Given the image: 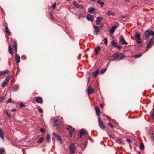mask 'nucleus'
I'll return each mask as SVG.
<instances>
[{
    "label": "nucleus",
    "instance_id": "obj_1",
    "mask_svg": "<svg viewBox=\"0 0 154 154\" xmlns=\"http://www.w3.org/2000/svg\"><path fill=\"white\" fill-rule=\"evenodd\" d=\"M69 149L70 154H75L76 152V147L74 144L72 143L70 144Z\"/></svg>",
    "mask_w": 154,
    "mask_h": 154
},
{
    "label": "nucleus",
    "instance_id": "obj_2",
    "mask_svg": "<svg viewBox=\"0 0 154 154\" xmlns=\"http://www.w3.org/2000/svg\"><path fill=\"white\" fill-rule=\"evenodd\" d=\"M145 34L146 36V38L148 39L149 38V36L154 35V32L152 30H148L145 31Z\"/></svg>",
    "mask_w": 154,
    "mask_h": 154
},
{
    "label": "nucleus",
    "instance_id": "obj_3",
    "mask_svg": "<svg viewBox=\"0 0 154 154\" xmlns=\"http://www.w3.org/2000/svg\"><path fill=\"white\" fill-rule=\"evenodd\" d=\"M67 129L70 132L69 134V136L70 137H72V133L74 131L75 128H73L72 127L69 125L67 128Z\"/></svg>",
    "mask_w": 154,
    "mask_h": 154
},
{
    "label": "nucleus",
    "instance_id": "obj_4",
    "mask_svg": "<svg viewBox=\"0 0 154 154\" xmlns=\"http://www.w3.org/2000/svg\"><path fill=\"white\" fill-rule=\"evenodd\" d=\"M87 91H88V94L90 95L94 92L95 89L93 88L91 86H90L88 87Z\"/></svg>",
    "mask_w": 154,
    "mask_h": 154
},
{
    "label": "nucleus",
    "instance_id": "obj_5",
    "mask_svg": "<svg viewBox=\"0 0 154 154\" xmlns=\"http://www.w3.org/2000/svg\"><path fill=\"white\" fill-rule=\"evenodd\" d=\"M98 120L99 122V125L100 126V127L102 129L104 130L105 129V127L103 122L102 121L101 119L100 118V117H99Z\"/></svg>",
    "mask_w": 154,
    "mask_h": 154
},
{
    "label": "nucleus",
    "instance_id": "obj_6",
    "mask_svg": "<svg viewBox=\"0 0 154 154\" xmlns=\"http://www.w3.org/2000/svg\"><path fill=\"white\" fill-rule=\"evenodd\" d=\"M35 101L38 103L42 104L43 103L42 98L40 97H35Z\"/></svg>",
    "mask_w": 154,
    "mask_h": 154
},
{
    "label": "nucleus",
    "instance_id": "obj_7",
    "mask_svg": "<svg viewBox=\"0 0 154 154\" xmlns=\"http://www.w3.org/2000/svg\"><path fill=\"white\" fill-rule=\"evenodd\" d=\"M120 41L121 42V43L122 45H126L128 43L126 42L125 40L124 39L123 36L121 35L120 36Z\"/></svg>",
    "mask_w": 154,
    "mask_h": 154
},
{
    "label": "nucleus",
    "instance_id": "obj_8",
    "mask_svg": "<svg viewBox=\"0 0 154 154\" xmlns=\"http://www.w3.org/2000/svg\"><path fill=\"white\" fill-rule=\"evenodd\" d=\"M15 60L17 63H19L20 60V57L17 52H15Z\"/></svg>",
    "mask_w": 154,
    "mask_h": 154
},
{
    "label": "nucleus",
    "instance_id": "obj_9",
    "mask_svg": "<svg viewBox=\"0 0 154 154\" xmlns=\"http://www.w3.org/2000/svg\"><path fill=\"white\" fill-rule=\"evenodd\" d=\"M52 135L56 138V139L58 141H61L60 137L59 135L55 133H52Z\"/></svg>",
    "mask_w": 154,
    "mask_h": 154
},
{
    "label": "nucleus",
    "instance_id": "obj_10",
    "mask_svg": "<svg viewBox=\"0 0 154 154\" xmlns=\"http://www.w3.org/2000/svg\"><path fill=\"white\" fill-rule=\"evenodd\" d=\"M94 32H96V35H97L98 34V33L99 32L100 28L98 26H94Z\"/></svg>",
    "mask_w": 154,
    "mask_h": 154
},
{
    "label": "nucleus",
    "instance_id": "obj_11",
    "mask_svg": "<svg viewBox=\"0 0 154 154\" xmlns=\"http://www.w3.org/2000/svg\"><path fill=\"white\" fill-rule=\"evenodd\" d=\"M61 123V121L60 119H57L55 121V124L54 125V127L55 125L57 126H58L60 125Z\"/></svg>",
    "mask_w": 154,
    "mask_h": 154
},
{
    "label": "nucleus",
    "instance_id": "obj_12",
    "mask_svg": "<svg viewBox=\"0 0 154 154\" xmlns=\"http://www.w3.org/2000/svg\"><path fill=\"white\" fill-rule=\"evenodd\" d=\"M17 43L16 41L15 40H14L12 46L15 50V52H17Z\"/></svg>",
    "mask_w": 154,
    "mask_h": 154
},
{
    "label": "nucleus",
    "instance_id": "obj_13",
    "mask_svg": "<svg viewBox=\"0 0 154 154\" xmlns=\"http://www.w3.org/2000/svg\"><path fill=\"white\" fill-rule=\"evenodd\" d=\"M117 27V26L114 25L110 29L109 32L111 34H113L115 31V29Z\"/></svg>",
    "mask_w": 154,
    "mask_h": 154
},
{
    "label": "nucleus",
    "instance_id": "obj_14",
    "mask_svg": "<svg viewBox=\"0 0 154 154\" xmlns=\"http://www.w3.org/2000/svg\"><path fill=\"white\" fill-rule=\"evenodd\" d=\"M87 19L89 21H93V16L90 15V14H88L86 17Z\"/></svg>",
    "mask_w": 154,
    "mask_h": 154
},
{
    "label": "nucleus",
    "instance_id": "obj_15",
    "mask_svg": "<svg viewBox=\"0 0 154 154\" xmlns=\"http://www.w3.org/2000/svg\"><path fill=\"white\" fill-rule=\"evenodd\" d=\"M95 108L96 115L99 116L100 114V110L99 107L97 106H95Z\"/></svg>",
    "mask_w": 154,
    "mask_h": 154
},
{
    "label": "nucleus",
    "instance_id": "obj_16",
    "mask_svg": "<svg viewBox=\"0 0 154 154\" xmlns=\"http://www.w3.org/2000/svg\"><path fill=\"white\" fill-rule=\"evenodd\" d=\"M102 20V18L100 17H98L96 19V23L97 25H99L100 24V22Z\"/></svg>",
    "mask_w": 154,
    "mask_h": 154
},
{
    "label": "nucleus",
    "instance_id": "obj_17",
    "mask_svg": "<svg viewBox=\"0 0 154 154\" xmlns=\"http://www.w3.org/2000/svg\"><path fill=\"white\" fill-rule=\"evenodd\" d=\"M99 72V69H97L96 70V71L92 72V74L94 77H96L98 75Z\"/></svg>",
    "mask_w": 154,
    "mask_h": 154
},
{
    "label": "nucleus",
    "instance_id": "obj_18",
    "mask_svg": "<svg viewBox=\"0 0 154 154\" xmlns=\"http://www.w3.org/2000/svg\"><path fill=\"white\" fill-rule=\"evenodd\" d=\"M9 71L8 70H6L5 71H0V75H3L6 74L8 73Z\"/></svg>",
    "mask_w": 154,
    "mask_h": 154
},
{
    "label": "nucleus",
    "instance_id": "obj_19",
    "mask_svg": "<svg viewBox=\"0 0 154 154\" xmlns=\"http://www.w3.org/2000/svg\"><path fill=\"white\" fill-rule=\"evenodd\" d=\"M4 132H3L2 130L0 129V137L2 139H4Z\"/></svg>",
    "mask_w": 154,
    "mask_h": 154
},
{
    "label": "nucleus",
    "instance_id": "obj_20",
    "mask_svg": "<svg viewBox=\"0 0 154 154\" xmlns=\"http://www.w3.org/2000/svg\"><path fill=\"white\" fill-rule=\"evenodd\" d=\"M106 14L108 16L114 15L115 14L114 12L111 10L108 11Z\"/></svg>",
    "mask_w": 154,
    "mask_h": 154
},
{
    "label": "nucleus",
    "instance_id": "obj_21",
    "mask_svg": "<svg viewBox=\"0 0 154 154\" xmlns=\"http://www.w3.org/2000/svg\"><path fill=\"white\" fill-rule=\"evenodd\" d=\"M85 134V133L83 130H81L80 131L79 138H81L82 136Z\"/></svg>",
    "mask_w": 154,
    "mask_h": 154
},
{
    "label": "nucleus",
    "instance_id": "obj_22",
    "mask_svg": "<svg viewBox=\"0 0 154 154\" xmlns=\"http://www.w3.org/2000/svg\"><path fill=\"white\" fill-rule=\"evenodd\" d=\"M153 40V38H151L150 39L149 42L147 44L146 46V48H149V47H150V46L151 45L152 42Z\"/></svg>",
    "mask_w": 154,
    "mask_h": 154
},
{
    "label": "nucleus",
    "instance_id": "obj_23",
    "mask_svg": "<svg viewBox=\"0 0 154 154\" xmlns=\"http://www.w3.org/2000/svg\"><path fill=\"white\" fill-rule=\"evenodd\" d=\"M8 51L10 54L12 55L13 54V51L12 48H11L10 45H9L8 46Z\"/></svg>",
    "mask_w": 154,
    "mask_h": 154
},
{
    "label": "nucleus",
    "instance_id": "obj_24",
    "mask_svg": "<svg viewBox=\"0 0 154 154\" xmlns=\"http://www.w3.org/2000/svg\"><path fill=\"white\" fill-rule=\"evenodd\" d=\"M5 153V149L4 148H0V154H4Z\"/></svg>",
    "mask_w": 154,
    "mask_h": 154
},
{
    "label": "nucleus",
    "instance_id": "obj_25",
    "mask_svg": "<svg viewBox=\"0 0 154 154\" xmlns=\"http://www.w3.org/2000/svg\"><path fill=\"white\" fill-rule=\"evenodd\" d=\"M100 50V49L99 47H97V48H95L94 49V51L95 52L96 54H97Z\"/></svg>",
    "mask_w": 154,
    "mask_h": 154
},
{
    "label": "nucleus",
    "instance_id": "obj_26",
    "mask_svg": "<svg viewBox=\"0 0 154 154\" xmlns=\"http://www.w3.org/2000/svg\"><path fill=\"white\" fill-rule=\"evenodd\" d=\"M94 10V8L93 7L90 8L88 9V11L91 13H92V12H93Z\"/></svg>",
    "mask_w": 154,
    "mask_h": 154
},
{
    "label": "nucleus",
    "instance_id": "obj_27",
    "mask_svg": "<svg viewBox=\"0 0 154 154\" xmlns=\"http://www.w3.org/2000/svg\"><path fill=\"white\" fill-rule=\"evenodd\" d=\"M11 78V76H7L6 77V79H5V82H6V83H8V82H9V79H10Z\"/></svg>",
    "mask_w": 154,
    "mask_h": 154
},
{
    "label": "nucleus",
    "instance_id": "obj_28",
    "mask_svg": "<svg viewBox=\"0 0 154 154\" xmlns=\"http://www.w3.org/2000/svg\"><path fill=\"white\" fill-rule=\"evenodd\" d=\"M5 32H6L8 35H10V34H11L10 33V30H9V29L8 28V27L7 26L6 27H5Z\"/></svg>",
    "mask_w": 154,
    "mask_h": 154
},
{
    "label": "nucleus",
    "instance_id": "obj_29",
    "mask_svg": "<svg viewBox=\"0 0 154 154\" xmlns=\"http://www.w3.org/2000/svg\"><path fill=\"white\" fill-rule=\"evenodd\" d=\"M76 8L83 9L84 8V6L83 5H79L78 4L76 7Z\"/></svg>",
    "mask_w": 154,
    "mask_h": 154
},
{
    "label": "nucleus",
    "instance_id": "obj_30",
    "mask_svg": "<svg viewBox=\"0 0 154 154\" xmlns=\"http://www.w3.org/2000/svg\"><path fill=\"white\" fill-rule=\"evenodd\" d=\"M19 88V86L18 85H15L14 87V89L15 91L17 90Z\"/></svg>",
    "mask_w": 154,
    "mask_h": 154
},
{
    "label": "nucleus",
    "instance_id": "obj_31",
    "mask_svg": "<svg viewBox=\"0 0 154 154\" xmlns=\"http://www.w3.org/2000/svg\"><path fill=\"white\" fill-rule=\"evenodd\" d=\"M144 145L143 143H142L140 146V149L141 150H143L144 149Z\"/></svg>",
    "mask_w": 154,
    "mask_h": 154
},
{
    "label": "nucleus",
    "instance_id": "obj_32",
    "mask_svg": "<svg viewBox=\"0 0 154 154\" xmlns=\"http://www.w3.org/2000/svg\"><path fill=\"white\" fill-rule=\"evenodd\" d=\"M111 45L112 46L116 47L117 45V43L114 41H112L111 42Z\"/></svg>",
    "mask_w": 154,
    "mask_h": 154
},
{
    "label": "nucleus",
    "instance_id": "obj_33",
    "mask_svg": "<svg viewBox=\"0 0 154 154\" xmlns=\"http://www.w3.org/2000/svg\"><path fill=\"white\" fill-rule=\"evenodd\" d=\"M136 42L138 44H140L141 42V39L140 38H136Z\"/></svg>",
    "mask_w": 154,
    "mask_h": 154
},
{
    "label": "nucleus",
    "instance_id": "obj_34",
    "mask_svg": "<svg viewBox=\"0 0 154 154\" xmlns=\"http://www.w3.org/2000/svg\"><path fill=\"white\" fill-rule=\"evenodd\" d=\"M119 56V54L118 53H116L113 55V57L116 59Z\"/></svg>",
    "mask_w": 154,
    "mask_h": 154
},
{
    "label": "nucleus",
    "instance_id": "obj_35",
    "mask_svg": "<svg viewBox=\"0 0 154 154\" xmlns=\"http://www.w3.org/2000/svg\"><path fill=\"white\" fill-rule=\"evenodd\" d=\"M12 99L11 98H9L8 99L6 102V103L7 104L8 103H14V102H12L11 101Z\"/></svg>",
    "mask_w": 154,
    "mask_h": 154
},
{
    "label": "nucleus",
    "instance_id": "obj_36",
    "mask_svg": "<svg viewBox=\"0 0 154 154\" xmlns=\"http://www.w3.org/2000/svg\"><path fill=\"white\" fill-rule=\"evenodd\" d=\"M50 139V136L49 134H47L46 137V140L48 142H49Z\"/></svg>",
    "mask_w": 154,
    "mask_h": 154
},
{
    "label": "nucleus",
    "instance_id": "obj_37",
    "mask_svg": "<svg viewBox=\"0 0 154 154\" xmlns=\"http://www.w3.org/2000/svg\"><path fill=\"white\" fill-rule=\"evenodd\" d=\"M43 137H41L38 140L37 142L39 143H41L42 142V141H43Z\"/></svg>",
    "mask_w": 154,
    "mask_h": 154
},
{
    "label": "nucleus",
    "instance_id": "obj_38",
    "mask_svg": "<svg viewBox=\"0 0 154 154\" xmlns=\"http://www.w3.org/2000/svg\"><path fill=\"white\" fill-rule=\"evenodd\" d=\"M142 54H140L136 55L134 56V57L136 58H139L142 55Z\"/></svg>",
    "mask_w": 154,
    "mask_h": 154
},
{
    "label": "nucleus",
    "instance_id": "obj_39",
    "mask_svg": "<svg viewBox=\"0 0 154 154\" xmlns=\"http://www.w3.org/2000/svg\"><path fill=\"white\" fill-rule=\"evenodd\" d=\"M107 69V68H106L105 69H102L100 72V74H103L105 73Z\"/></svg>",
    "mask_w": 154,
    "mask_h": 154
},
{
    "label": "nucleus",
    "instance_id": "obj_40",
    "mask_svg": "<svg viewBox=\"0 0 154 154\" xmlns=\"http://www.w3.org/2000/svg\"><path fill=\"white\" fill-rule=\"evenodd\" d=\"M135 36L136 38H140V33H138L136 34V35H135Z\"/></svg>",
    "mask_w": 154,
    "mask_h": 154
},
{
    "label": "nucleus",
    "instance_id": "obj_41",
    "mask_svg": "<svg viewBox=\"0 0 154 154\" xmlns=\"http://www.w3.org/2000/svg\"><path fill=\"white\" fill-rule=\"evenodd\" d=\"M150 113L152 118H154V110H152Z\"/></svg>",
    "mask_w": 154,
    "mask_h": 154
},
{
    "label": "nucleus",
    "instance_id": "obj_42",
    "mask_svg": "<svg viewBox=\"0 0 154 154\" xmlns=\"http://www.w3.org/2000/svg\"><path fill=\"white\" fill-rule=\"evenodd\" d=\"M73 5H74L75 7H76L77 5H78V4L77 3L76 1H74L73 2Z\"/></svg>",
    "mask_w": 154,
    "mask_h": 154
},
{
    "label": "nucleus",
    "instance_id": "obj_43",
    "mask_svg": "<svg viewBox=\"0 0 154 154\" xmlns=\"http://www.w3.org/2000/svg\"><path fill=\"white\" fill-rule=\"evenodd\" d=\"M40 131L43 133H44L45 132V131L42 128L40 129Z\"/></svg>",
    "mask_w": 154,
    "mask_h": 154
},
{
    "label": "nucleus",
    "instance_id": "obj_44",
    "mask_svg": "<svg viewBox=\"0 0 154 154\" xmlns=\"http://www.w3.org/2000/svg\"><path fill=\"white\" fill-rule=\"evenodd\" d=\"M56 4L55 3H54L52 5V6H51L52 8L53 9H54L56 7Z\"/></svg>",
    "mask_w": 154,
    "mask_h": 154
},
{
    "label": "nucleus",
    "instance_id": "obj_45",
    "mask_svg": "<svg viewBox=\"0 0 154 154\" xmlns=\"http://www.w3.org/2000/svg\"><path fill=\"white\" fill-rule=\"evenodd\" d=\"M7 83H6V82H3L2 83V84L1 85V86L2 87H4L7 84Z\"/></svg>",
    "mask_w": 154,
    "mask_h": 154
},
{
    "label": "nucleus",
    "instance_id": "obj_46",
    "mask_svg": "<svg viewBox=\"0 0 154 154\" xmlns=\"http://www.w3.org/2000/svg\"><path fill=\"white\" fill-rule=\"evenodd\" d=\"M104 44H105V45H107V39L106 38H105L104 39Z\"/></svg>",
    "mask_w": 154,
    "mask_h": 154
},
{
    "label": "nucleus",
    "instance_id": "obj_47",
    "mask_svg": "<svg viewBox=\"0 0 154 154\" xmlns=\"http://www.w3.org/2000/svg\"><path fill=\"white\" fill-rule=\"evenodd\" d=\"M120 59H122L123 58V57H124V56L123 55V54L122 53H121L120 54Z\"/></svg>",
    "mask_w": 154,
    "mask_h": 154
},
{
    "label": "nucleus",
    "instance_id": "obj_48",
    "mask_svg": "<svg viewBox=\"0 0 154 154\" xmlns=\"http://www.w3.org/2000/svg\"><path fill=\"white\" fill-rule=\"evenodd\" d=\"M25 106V105L23 104V103H21L20 105V108H22Z\"/></svg>",
    "mask_w": 154,
    "mask_h": 154
},
{
    "label": "nucleus",
    "instance_id": "obj_49",
    "mask_svg": "<svg viewBox=\"0 0 154 154\" xmlns=\"http://www.w3.org/2000/svg\"><path fill=\"white\" fill-rule=\"evenodd\" d=\"M21 58L22 59H23V60H25L26 59V57L25 55H23L21 56Z\"/></svg>",
    "mask_w": 154,
    "mask_h": 154
},
{
    "label": "nucleus",
    "instance_id": "obj_50",
    "mask_svg": "<svg viewBox=\"0 0 154 154\" xmlns=\"http://www.w3.org/2000/svg\"><path fill=\"white\" fill-rule=\"evenodd\" d=\"M38 111L39 112L41 113H42L43 112L42 109L41 108H39L38 109Z\"/></svg>",
    "mask_w": 154,
    "mask_h": 154
},
{
    "label": "nucleus",
    "instance_id": "obj_51",
    "mask_svg": "<svg viewBox=\"0 0 154 154\" xmlns=\"http://www.w3.org/2000/svg\"><path fill=\"white\" fill-rule=\"evenodd\" d=\"M126 141L128 143H130L132 141L131 140H130L128 139H127L126 140Z\"/></svg>",
    "mask_w": 154,
    "mask_h": 154
},
{
    "label": "nucleus",
    "instance_id": "obj_52",
    "mask_svg": "<svg viewBox=\"0 0 154 154\" xmlns=\"http://www.w3.org/2000/svg\"><path fill=\"white\" fill-rule=\"evenodd\" d=\"M4 97H0V102H1L4 99Z\"/></svg>",
    "mask_w": 154,
    "mask_h": 154
},
{
    "label": "nucleus",
    "instance_id": "obj_53",
    "mask_svg": "<svg viewBox=\"0 0 154 154\" xmlns=\"http://www.w3.org/2000/svg\"><path fill=\"white\" fill-rule=\"evenodd\" d=\"M104 3L101 2V3H100V5L101 7H102L104 5Z\"/></svg>",
    "mask_w": 154,
    "mask_h": 154
},
{
    "label": "nucleus",
    "instance_id": "obj_54",
    "mask_svg": "<svg viewBox=\"0 0 154 154\" xmlns=\"http://www.w3.org/2000/svg\"><path fill=\"white\" fill-rule=\"evenodd\" d=\"M6 114L9 117H11V115L8 113H7Z\"/></svg>",
    "mask_w": 154,
    "mask_h": 154
},
{
    "label": "nucleus",
    "instance_id": "obj_55",
    "mask_svg": "<svg viewBox=\"0 0 154 154\" xmlns=\"http://www.w3.org/2000/svg\"><path fill=\"white\" fill-rule=\"evenodd\" d=\"M109 124L110 125V126H111L112 128L114 126V125L112 123L110 124L109 123Z\"/></svg>",
    "mask_w": 154,
    "mask_h": 154
},
{
    "label": "nucleus",
    "instance_id": "obj_56",
    "mask_svg": "<svg viewBox=\"0 0 154 154\" xmlns=\"http://www.w3.org/2000/svg\"><path fill=\"white\" fill-rule=\"evenodd\" d=\"M116 47L119 50H120L121 49V47L117 46H117H116Z\"/></svg>",
    "mask_w": 154,
    "mask_h": 154
},
{
    "label": "nucleus",
    "instance_id": "obj_57",
    "mask_svg": "<svg viewBox=\"0 0 154 154\" xmlns=\"http://www.w3.org/2000/svg\"><path fill=\"white\" fill-rule=\"evenodd\" d=\"M100 107L101 108H103L104 107V105L103 104H100Z\"/></svg>",
    "mask_w": 154,
    "mask_h": 154
},
{
    "label": "nucleus",
    "instance_id": "obj_58",
    "mask_svg": "<svg viewBox=\"0 0 154 154\" xmlns=\"http://www.w3.org/2000/svg\"><path fill=\"white\" fill-rule=\"evenodd\" d=\"M103 24H101L100 25V28H103Z\"/></svg>",
    "mask_w": 154,
    "mask_h": 154
},
{
    "label": "nucleus",
    "instance_id": "obj_59",
    "mask_svg": "<svg viewBox=\"0 0 154 154\" xmlns=\"http://www.w3.org/2000/svg\"><path fill=\"white\" fill-rule=\"evenodd\" d=\"M101 2L100 1V0H98L97 1V2L98 3V4H100Z\"/></svg>",
    "mask_w": 154,
    "mask_h": 154
},
{
    "label": "nucleus",
    "instance_id": "obj_60",
    "mask_svg": "<svg viewBox=\"0 0 154 154\" xmlns=\"http://www.w3.org/2000/svg\"><path fill=\"white\" fill-rule=\"evenodd\" d=\"M109 137L110 138H113V137H112V136L111 135H110L109 134Z\"/></svg>",
    "mask_w": 154,
    "mask_h": 154
},
{
    "label": "nucleus",
    "instance_id": "obj_61",
    "mask_svg": "<svg viewBox=\"0 0 154 154\" xmlns=\"http://www.w3.org/2000/svg\"><path fill=\"white\" fill-rule=\"evenodd\" d=\"M117 141L118 142H120V141H121V140L120 139H118L117 140Z\"/></svg>",
    "mask_w": 154,
    "mask_h": 154
},
{
    "label": "nucleus",
    "instance_id": "obj_62",
    "mask_svg": "<svg viewBox=\"0 0 154 154\" xmlns=\"http://www.w3.org/2000/svg\"><path fill=\"white\" fill-rule=\"evenodd\" d=\"M16 110V109H12L11 111L13 112H15V111Z\"/></svg>",
    "mask_w": 154,
    "mask_h": 154
},
{
    "label": "nucleus",
    "instance_id": "obj_63",
    "mask_svg": "<svg viewBox=\"0 0 154 154\" xmlns=\"http://www.w3.org/2000/svg\"><path fill=\"white\" fill-rule=\"evenodd\" d=\"M124 1L126 2H129V0H124Z\"/></svg>",
    "mask_w": 154,
    "mask_h": 154
},
{
    "label": "nucleus",
    "instance_id": "obj_64",
    "mask_svg": "<svg viewBox=\"0 0 154 154\" xmlns=\"http://www.w3.org/2000/svg\"><path fill=\"white\" fill-rule=\"evenodd\" d=\"M5 113H6V114L7 113H8V111L7 110H6L5 112Z\"/></svg>",
    "mask_w": 154,
    "mask_h": 154
}]
</instances>
